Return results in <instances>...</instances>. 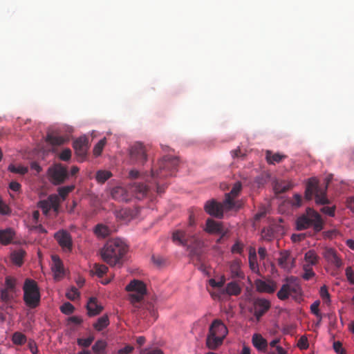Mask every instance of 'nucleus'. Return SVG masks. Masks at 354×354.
<instances>
[{
    "mask_svg": "<svg viewBox=\"0 0 354 354\" xmlns=\"http://www.w3.org/2000/svg\"><path fill=\"white\" fill-rule=\"evenodd\" d=\"M127 252V245L120 239L109 240L101 250L102 259L111 266L120 263Z\"/></svg>",
    "mask_w": 354,
    "mask_h": 354,
    "instance_id": "f257e3e1",
    "label": "nucleus"
},
{
    "mask_svg": "<svg viewBox=\"0 0 354 354\" xmlns=\"http://www.w3.org/2000/svg\"><path fill=\"white\" fill-rule=\"evenodd\" d=\"M296 225L298 230H304L311 227L315 233H317L324 229V221L317 211L308 207L305 213L297 218Z\"/></svg>",
    "mask_w": 354,
    "mask_h": 354,
    "instance_id": "f03ea898",
    "label": "nucleus"
},
{
    "mask_svg": "<svg viewBox=\"0 0 354 354\" xmlns=\"http://www.w3.org/2000/svg\"><path fill=\"white\" fill-rule=\"evenodd\" d=\"M227 333L226 326L220 319H214L209 328L206 339L207 346L212 350L217 348L222 344Z\"/></svg>",
    "mask_w": 354,
    "mask_h": 354,
    "instance_id": "7ed1b4c3",
    "label": "nucleus"
},
{
    "mask_svg": "<svg viewBox=\"0 0 354 354\" xmlns=\"http://www.w3.org/2000/svg\"><path fill=\"white\" fill-rule=\"evenodd\" d=\"M125 290L131 292L129 300L132 305V311L136 312L141 308V302L144 301V296L147 293L146 285L143 281L133 279L126 286Z\"/></svg>",
    "mask_w": 354,
    "mask_h": 354,
    "instance_id": "20e7f679",
    "label": "nucleus"
},
{
    "mask_svg": "<svg viewBox=\"0 0 354 354\" xmlns=\"http://www.w3.org/2000/svg\"><path fill=\"white\" fill-rule=\"evenodd\" d=\"M23 299L27 307L33 309L40 304L41 294L37 283L32 279H26L23 285Z\"/></svg>",
    "mask_w": 354,
    "mask_h": 354,
    "instance_id": "39448f33",
    "label": "nucleus"
},
{
    "mask_svg": "<svg viewBox=\"0 0 354 354\" xmlns=\"http://www.w3.org/2000/svg\"><path fill=\"white\" fill-rule=\"evenodd\" d=\"M286 283L282 285L277 296L281 301L286 300L292 297L295 300H299L302 295V290L299 279L295 277L286 279Z\"/></svg>",
    "mask_w": 354,
    "mask_h": 354,
    "instance_id": "423d86ee",
    "label": "nucleus"
},
{
    "mask_svg": "<svg viewBox=\"0 0 354 354\" xmlns=\"http://www.w3.org/2000/svg\"><path fill=\"white\" fill-rule=\"evenodd\" d=\"M330 178L326 179L325 186L324 188L319 187L318 185V180L312 178H310L307 183L305 197L307 200L312 199L313 195L315 196V201L317 204L326 205L329 203L328 199L326 198V190L328 185L330 182Z\"/></svg>",
    "mask_w": 354,
    "mask_h": 354,
    "instance_id": "0eeeda50",
    "label": "nucleus"
},
{
    "mask_svg": "<svg viewBox=\"0 0 354 354\" xmlns=\"http://www.w3.org/2000/svg\"><path fill=\"white\" fill-rule=\"evenodd\" d=\"M178 165V159L176 157L166 156L158 162V169H152L151 176L157 179L173 176L177 171Z\"/></svg>",
    "mask_w": 354,
    "mask_h": 354,
    "instance_id": "6e6552de",
    "label": "nucleus"
},
{
    "mask_svg": "<svg viewBox=\"0 0 354 354\" xmlns=\"http://www.w3.org/2000/svg\"><path fill=\"white\" fill-rule=\"evenodd\" d=\"M47 174L49 181L53 185H60L64 183L69 177L67 167L60 163L50 166L48 169Z\"/></svg>",
    "mask_w": 354,
    "mask_h": 354,
    "instance_id": "1a4fd4ad",
    "label": "nucleus"
},
{
    "mask_svg": "<svg viewBox=\"0 0 354 354\" xmlns=\"http://www.w3.org/2000/svg\"><path fill=\"white\" fill-rule=\"evenodd\" d=\"M16 284V279L14 277L7 276L5 278L4 286L0 290V298L2 301L8 304L13 299Z\"/></svg>",
    "mask_w": 354,
    "mask_h": 354,
    "instance_id": "9d476101",
    "label": "nucleus"
},
{
    "mask_svg": "<svg viewBox=\"0 0 354 354\" xmlns=\"http://www.w3.org/2000/svg\"><path fill=\"white\" fill-rule=\"evenodd\" d=\"M225 209L227 210L226 209V206L224 205V201L222 203H221L212 200L206 202L205 205V212L209 215L218 218H223V211Z\"/></svg>",
    "mask_w": 354,
    "mask_h": 354,
    "instance_id": "9b49d317",
    "label": "nucleus"
},
{
    "mask_svg": "<svg viewBox=\"0 0 354 354\" xmlns=\"http://www.w3.org/2000/svg\"><path fill=\"white\" fill-rule=\"evenodd\" d=\"M147 150L140 142L135 143L130 149L131 159L138 163L143 164L147 160Z\"/></svg>",
    "mask_w": 354,
    "mask_h": 354,
    "instance_id": "f8f14e48",
    "label": "nucleus"
},
{
    "mask_svg": "<svg viewBox=\"0 0 354 354\" xmlns=\"http://www.w3.org/2000/svg\"><path fill=\"white\" fill-rule=\"evenodd\" d=\"M204 230L209 234H222V237H225L228 233L227 229L224 227L221 222L209 218L206 221Z\"/></svg>",
    "mask_w": 354,
    "mask_h": 354,
    "instance_id": "ddd939ff",
    "label": "nucleus"
},
{
    "mask_svg": "<svg viewBox=\"0 0 354 354\" xmlns=\"http://www.w3.org/2000/svg\"><path fill=\"white\" fill-rule=\"evenodd\" d=\"M133 313L142 319L150 317L152 319L151 322H154L158 317L156 309L151 302H141V308Z\"/></svg>",
    "mask_w": 354,
    "mask_h": 354,
    "instance_id": "4468645a",
    "label": "nucleus"
},
{
    "mask_svg": "<svg viewBox=\"0 0 354 354\" xmlns=\"http://www.w3.org/2000/svg\"><path fill=\"white\" fill-rule=\"evenodd\" d=\"M270 301L266 299L257 298L253 301L254 315L259 319L270 308Z\"/></svg>",
    "mask_w": 354,
    "mask_h": 354,
    "instance_id": "2eb2a0df",
    "label": "nucleus"
},
{
    "mask_svg": "<svg viewBox=\"0 0 354 354\" xmlns=\"http://www.w3.org/2000/svg\"><path fill=\"white\" fill-rule=\"evenodd\" d=\"M194 239V236L192 234L190 230H189L187 232L180 230H176L172 234L173 241L182 246H188Z\"/></svg>",
    "mask_w": 354,
    "mask_h": 354,
    "instance_id": "dca6fc26",
    "label": "nucleus"
},
{
    "mask_svg": "<svg viewBox=\"0 0 354 354\" xmlns=\"http://www.w3.org/2000/svg\"><path fill=\"white\" fill-rule=\"evenodd\" d=\"M241 189V183L240 182H236L234 184L230 192L225 194L224 205L226 206V209L227 210H231L235 207L236 203L234 202V198L239 195Z\"/></svg>",
    "mask_w": 354,
    "mask_h": 354,
    "instance_id": "f3484780",
    "label": "nucleus"
},
{
    "mask_svg": "<svg viewBox=\"0 0 354 354\" xmlns=\"http://www.w3.org/2000/svg\"><path fill=\"white\" fill-rule=\"evenodd\" d=\"M55 238L59 245L65 250H72V238L70 234L65 230H59L55 234Z\"/></svg>",
    "mask_w": 354,
    "mask_h": 354,
    "instance_id": "a211bd4d",
    "label": "nucleus"
},
{
    "mask_svg": "<svg viewBox=\"0 0 354 354\" xmlns=\"http://www.w3.org/2000/svg\"><path fill=\"white\" fill-rule=\"evenodd\" d=\"M257 290L259 292L273 293L277 289V283L273 281H263L257 279L255 281Z\"/></svg>",
    "mask_w": 354,
    "mask_h": 354,
    "instance_id": "6ab92c4d",
    "label": "nucleus"
},
{
    "mask_svg": "<svg viewBox=\"0 0 354 354\" xmlns=\"http://www.w3.org/2000/svg\"><path fill=\"white\" fill-rule=\"evenodd\" d=\"M73 148L76 154L82 158L85 157L88 149V140L86 137H80L73 142Z\"/></svg>",
    "mask_w": 354,
    "mask_h": 354,
    "instance_id": "aec40b11",
    "label": "nucleus"
},
{
    "mask_svg": "<svg viewBox=\"0 0 354 354\" xmlns=\"http://www.w3.org/2000/svg\"><path fill=\"white\" fill-rule=\"evenodd\" d=\"M278 263L281 268L285 270H290L294 267L295 259L291 257L288 251L283 250L280 252Z\"/></svg>",
    "mask_w": 354,
    "mask_h": 354,
    "instance_id": "412c9836",
    "label": "nucleus"
},
{
    "mask_svg": "<svg viewBox=\"0 0 354 354\" xmlns=\"http://www.w3.org/2000/svg\"><path fill=\"white\" fill-rule=\"evenodd\" d=\"M323 255L327 261L333 264L337 268H340L342 266V261L334 249L326 248Z\"/></svg>",
    "mask_w": 354,
    "mask_h": 354,
    "instance_id": "4be33fe9",
    "label": "nucleus"
},
{
    "mask_svg": "<svg viewBox=\"0 0 354 354\" xmlns=\"http://www.w3.org/2000/svg\"><path fill=\"white\" fill-rule=\"evenodd\" d=\"M131 192L138 199L143 198L148 192V187L142 183L135 182L130 185Z\"/></svg>",
    "mask_w": 354,
    "mask_h": 354,
    "instance_id": "5701e85b",
    "label": "nucleus"
},
{
    "mask_svg": "<svg viewBox=\"0 0 354 354\" xmlns=\"http://www.w3.org/2000/svg\"><path fill=\"white\" fill-rule=\"evenodd\" d=\"M88 315L90 317L99 315L103 310V306L97 303L95 297H91L86 304Z\"/></svg>",
    "mask_w": 354,
    "mask_h": 354,
    "instance_id": "b1692460",
    "label": "nucleus"
},
{
    "mask_svg": "<svg viewBox=\"0 0 354 354\" xmlns=\"http://www.w3.org/2000/svg\"><path fill=\"white\" fill-rule=\"evenodd\" d=\"M111 197L119 201L127 202L129 201V196L126 189L122 187H115L111 189Z\"/></svg>",
    "mask_w": 354,
    "mask_h": 354,
    "instance_id": "393cba45",
    "label": "nucleus"
},
{
    "mask_svg": "<svg viewBox=\"0 0 354 354\" xmlns=\"http://www.w3.org/2000/svg\"><path fill=\"white\" fill-rule=\"evenodd\" d=\"M253 346L259 351L266 352L268 347L267 340L260 334H254L252 338Z\"/></svg>",
    "mask_w": 354,
    "mask_h": 354,
    "instance_id": "a878e982",
    "label": "nucleus"
},
{
    "mask_svg": "<svg viewBox=\"0 0 354 354\" xmlns=\"http://www.w3.org/2000/svg\"><path fill=\"white\" fill-rule=\"evenodd\" d=\"M286 158V155L281 154L280 153H273L272 151L270 150H267L266 152V159L267 162L270 165L279 163Z\"/></svg>",
    "mask_w": 354,
    "mask_h": 354,
    "instance_id": "bb28decb",
    "label": "nucleus"
},
{
    "mask_svg": "<svg viewBox=\"0 0 354 354\" xmlns=\"http://www.w3.org/2000/svg\"><path fill=\"white\" fill-rule=\"evenodd\" d=\"M52 270L54 272L55 279H59L64 274V267L62 262L57 256H53Z\"/></svg>",
    "mask_w": 354,
    "mask_h": 354,
    "instance_id": "cd10ccee",
    "label": "nucleus"
},
{
    "mask_svg": "<svg viewBox=\"0 0 354 354\" xmlns=\"http://www.w3.org/2000/svg\"><path fill=\"white\" fill-rule=\"evenodd\" d=\"M15 233L12 228L0 230V243L6 245L11 243Z\"/></svg>",
    "mask_w": 354,
    "mask_h": 354,
    "instance_id": "c85d7f7f",
    "label": "nucleus"
},
{
    "mask_svg": "<svg viewBox=\"0 0 354 354\" xmlns=\"http://www.w3.org/2000/svg\"><path fill=\"white\" fill-rule=\"evenodd\" d=\"M68 136H62L53 133L48 134L46 137V142L55 147L61 146L68 142Z\"/></svg>",
    "mask_w": 354,
    "mask_h": 354,
    "instance_id": "c756f323",
    "label": "nucleus"
},
{
    "mask_svg": "<svg viewBox=\"0 0 354 354\" xmlns=\"http://www.w3.org/2000/svg\"><path fill=\"white\" fill-rule=\"evenodd\" d=\"M241 292V288L236 281L228 283L225 289L223 290L221 294H227V295L237 296Z\"/></svg>",
    "mask_w": 354,
    "mask_h": 354,
    "instance_id": "7c9ffc66",
    "label": "nucleus"
},
{
    "mask_svg": "<svg viewBox=\"0 0 354 354\" xmlns=\"http://www.w3.org/2000/svg\"><path fill=\"white\" fill-rule=\"evenodd\" d=\"M26 252L22 249H19L12 252L10 257L15 265L21 266L24 263V258Z\"/></svg>",
    "mask_w": 354,
    "mask_h": 354,
    "instance_id": "2f4dec72",
    "label": "nucleus"
},
{
    "mask_svg": "<svg viewBox=\"0 0 354 354\" xmlns=\"http://www.w3.org/2000/svg\"><path fill=\"white\" fill-rule=\"evenodd\" d=\"M95 234L100 238H105L111 233V230L105 225L99 223L94 228Z\"/></svg>",
    "mask_w": 354,
    "mask_h": 354,
    "instance_id": "473e14b6",
    "label": "nucleus"
},
{
    "mask_svg": "<svg viewBox=\"0 0 354 354\" xmlns=\"http://www.w3.org/2000/svg\"><path fill=\"white\" fill-rule=\"evenodd\" d=\"M109 324V317L104 315L97 319V322L93 324V328L97 330L101 331L106 328Z\"/></svg>",
    "mask_w": 354,
    "mask_h": 354,
    "instance_id": "72a5a7b5",
    "label": "nucleus"
},
{
    "mask_svg": "<svg viewBox=\"0 0 354 354\" xmlns=\"http://www.w3.org/2000/svg\"><path fill=\"white\" fill-rule=\"evenodd\" d=\"M230 269L232 278L244 279L245 275L241 270L240 265L238 262L232 263Z\"/></svg>",
    "mask_w": 354,
    "mask_h": 354,
    "instance_id": "f704fd0d",
    "label": "nucleus"
},
{
    "mask_svg": "<svg viewBox=\"0 0 354 354\" xmlns=\"http://www.w3.org/2000/svg\"><path fill=\"white\" fill-rule=\"evenodd\" d=\"M318 258L316 252L313 250H308L304 255V259L307 263L306 265H310V266L316 265L318 262Z\"/></svg>",
    "mask_w": 354,
    "mask_h": 354,
    "instance_id": "c9c22d12",
    "label": "nucleus"
},
{
    "mask_svg": "<svg viewBox=\"0 0 354 354\" xmlns=\"http://www.w3.org/2000/svg\"><path fill=\"white\" fill-rule=\"evenodd\" d=\"M112 176L109 171L99 170L96 172L95 179L98 183L103 184Z\"/></svg>",
    "mask_w": 354,
    "mask_h": 354,
    "instance_id": "e433bc0d",
    "label": "nucleus"
},
{
    "mask_svg": "<svg viewBox=\"0 0 354 354\" xmlns=\"http://www.w3.org/2000/svg\"><path fill=\"white\" fill-rule=\"evenodd\" d=\"M107 344L104 340H97L92 346V351L95 354H104Z\"/></svg>",
    "mask_w": 354,
    "mask_h": 354,
    "instance_id": "4c0bfd02",
    "label": "nucleus"
},
{
    "mask_svg": "<svg viewBox=\"0 0 354 354\" xmlns=\"http://www.w3.org/2000/svg\"><path fill=\"white\" fill-rule=\"evenodd\" d=\"M46 200L48 201L50 208L53 209L55 212H57L60 204L59 196L55 194H51Z\"/></svg>",
    "mask_w": 354,
    "mask_h": 354,
    "instance_id": "58836bf2",
    "label": "nucleus"
},
{
    "mask_svg": "<svg viewBox=\"0 0 354 354\" xmlns=\"http://www.w3.org/2000/svg\"><path fill=\"white\" fill-rule=\"evenodd\" d=\"M75 189V185H71L68 186L60 187L58 188L57 192L59 196L63 199L65 200L66 196L69 193L73 192Z\"/></svg>",
    "mask_w": 354,
    "mask_h": 354,
    "instance_id": "ea45409f",
    "label": "nucleus"
},
{
    "mask_svg": "<svg viewBox=\"0 0 354 354\" xmlns=\"http://www.w3.org/2000/svg\"><path fill=\"white\" fill-rule=\"evenodd\" d=\"M12 342L17 345H23L26 342V337L20 332H15L12 335Z\"/></svg>",
    "mask_w": 354,
    "mask_h": 354,
    "instance_id": "a19ab883",
    "label": "nucleus"
},
{
    "mask_svg": "<svg viewBox=\"0 0 354 354\" xmlns=\"http://www.w3.org/2000/svg\"><path fill=\"white\" fill-rule=\"evenodd\" d=\"M108 270L107 266L103 264L95 263L93 266L92 271L99 277H102Z\"/></svg>",
    "mask_w": 354,
    "mask_h": 354,
    "instance_id": "79ce46f5",
    "label": "nucleus"
},
{
    "mask_svg": "<svg viewBox=\"0 0 354 354\" xmlns=\"http://www.w3.org/2000/svg\"><path fill=\"white\" fill-rule=\"evenodd\" d=\"M8 170L10 172L19 174H25L28 172V168L26 167H24L21 165L16 167L15 165L11 164L8 166Z\"/></svg>",
    "mask_w": 354,
    "mask_h": 354,
    "instance_id": "37998d69",
    "label": "nucleus"
},
{
    "mask_svg": "<svg viewBox=\"0 0 354 354\" xmlns=\"http://www.w3.org/2000/svg\"><path fill=\"white\" fill-rule=\"evenodd\" d=\"M94 340V336L91 335L87 338H78L77 343L79 346L87 348L88 347Z\"/></svg>",
    "mask_w": 354,
    "mask_h": 354,
    "instance_id": "c03bdc74",
    "label": "nucleus"
},
{
    "mask_svg": "<svg viewBox=\"0 0 354 354\" xmlns=\"http://www.w3.org/2000/svg\"><path fill=\"white\" fill-rule=\"evenodd\" d=\"M106 142V138H103L100 140L94 147L93 153L95 156H98L101 154L104 147L105 146Z\"/></svg>",
    "mask_w": 354,
    "mask_h": 354,
    "instance_id": "a18cd8bd",
    "label": "nucleus"
},
{
    "mask_svg": "<svg viewBox=\"0 0 354 354\" xmlns=\"http://www.w3.org/2000/svg\"><path fill=\"white\" fill-rule=\"evenodd\" d=\"M249 263L250 268L255 271L258 269V264L257 261V254L255 251L253 252H250L249 255Z\"/></svg>",
    "mask_w": 354,
    "mask_h": 354,
    "instance_id": "49530a36",
    "label": "nucleus"
},
{
    "mask_svg": "<svg viewBox=\"0 0 354 354\" xmlns=\"http://www.w3.org/2000/svg\"><path fill=\"white\" fill-rule=\"evenodd\" d=\"M303 268L304 273L303 274L302 277L305 280H309L315 275V272H313V268L311 266H310V265H304Z\"/></svg>",
    "mask_w": 354,
    "mask_h": 354,
    "instance_id": "de8ad7c7",
    "label": "nucleus"
},
{
    "mask_svg": "<svg viewBox=\"0 0 354 354\" xmlns=\"http://www.w3.org/2000/svg\"><path fill=\"white\" fill-rule=\"evenodd\" d=\"M75 307L69 302L64 303L61 307L60 310L65 315H70L73 313Z\"/></svg>",
    "mask_w": 354,
    "mask_h": 354,
    "instance_id": "09e8293b",
    "label": "nucleus"
},
{
    "mask_svg": "<svg viewBox=\"0 0 354 354\" xmlns=\"http://www.w3.org/2000/svg\"><path fill=\"white\" fill-rule=\"evenodd\" d=\"M38 207L45 215H47L51 209L47 200L40 201L38 203Z\"/></svg>",
    "mask_w": 354,
    "mask_h": 354,
    "instance_id": "8fccbe9b",
    "label": "nucleus"
},
{
    "mask_svg": "<svg viewBox=\"0 0 354 354\" xmlns=\"http://www.w3.org/2000/svg\"><path fill=\"white\" fill-rule=\"evenodd\" d=\"M79 292L75 287L71 288L66 294V297L70 300H75L79 297Z\"/></svg>",
    "mask_w": 354,
    "mask_h": 354,
    "instance_id": "3c124183",
    "label": "nucleus"
},
{
    "mask_svg": "<svg viewBox=\"0 0 354 354\" xmlns=\"http://www.w3.org/2000/svg\"><path fill=\"white\" fill-rule=\"evenodd\" d=\"M11 209L9 206L0 198V214L9 215Z\"/></svg>",
    "mask_w": 354,
    "mask_h": 354,
    "instance_id": "603ef678",
    "label": "nucleus"
},
{
    "mask_svg": "<svg viewBox=\"0 0 354 354\" xmlns=\"http://www.w3.org/2000/svg\"><path fill=\"white\" fill-rule=\"evenodd\" d=\"M225 279L224 277H221L219 281H216L214 279H211L209 281V285L213 288H221L225 284Z\"/></svg>",
    "mask_w": 354,
    "mask_h": 354,
    "instance_id": "864d4df0",
    "label": "nucleus"
},
{
    "mask_svg": "<svg viewBox=\"0 0 354 354\" xmlns=\"http://www.w3.org/2000/svg\"><path fill=\"white\" fill-rule=\"evenodd\" d=\"M308 339L305 336H301L299 339L298 340V342H297V346L300 348V349H306L308 348Z\"/></svg>",
    "mask_w": 354,
    "mask_h": 354,
    "instance_id": "5fc2aeb1",
    "label": "nucleus"
},
{
    "mask_svg": "<svg viewBox=\"0 0 354 354\" xmlns=\"http://www.w3.org/2000/svg\"><path fill=\"white\" fill-rule=\"evenodd\" d=\"M345 274L349 283L354 285V272L351 267L346 268Z\"/></svg>",
    "mask_w": 354,
    "mask_h": 354,
    "instance_id": "6e6d98bb",
    "label": "nucleus"
},
{
    "mask_svg": "<svg viewBox=\"0 0 354 354\" xmlns=\"http://www.w3.org/2000/svg\"><path fill=\"white\" fill-rule=\"evenodd\" d=\"M243 250V244L239 241H236L232 247V253L241 254Z\"/></svg>",
    "mask_w": 354,
    "mask_h": 354,
    "instance_id": "4d7b16f0",
    "label": "nucleus"
},
{
    "mask_svg": "<svg viewBox=\"0 0 354 354\" xmlns=\"http://www.w3.org/2000/svg\"><path fill=\"white\" fill-rule=\"evenodd\" d=\"M71 157V151L70 149H64L59 155V158L62 160L67 161L70 160Z\"/></svg>",
    "mask_w": 354,
    "mask_h": 354,
    "instance_id": "13d9d810",
    "label": "nucleus"
},
{
    "mask_svg": "<svg viewBox=\"0 0 354 354\" xmlns=\"http://www.w3.org/2000/svg\"><path fill=\"white\" fill-rule=\"evenodd\" d=\"M335 207L324 206L322 208H321L320 211L322 213L327 214L330 216H335Z\"/></svg>",
    "mask_w": 354,
    "mask_h": 354,
    "instance_id": "bf43d9fd",
    "label": "nucleus"
},
{
    "mask_svg": "<svg viewBox=\"0 0 354 354\" xmlns=\"http://www.w3.org/2000/svg\"><path fill=\"white\" fill-rule=\"evenodd\" d=\"M302 198L301 196L299 194H295L293 196L292 201V205L295 207H300L301 205Z\"/></svg>",
    "mask_w": 354,
    "mask_h": 354,
    "instance_id": "052dcab7",
    "label": "nucleus"
},
{
    "mask_svg": "<svg viewBox=\"0 0 354 354\" xmlns=\"http://www.w3.org/2000/svg\"><path fill=\"white\" fill-rule=\"evenodd\" d=\"M319 301H316L310 306V310L312 313L315 315L316 316H320L319 310Z\"/></svg>",
    "mask_w": 354,
    "mask_h": 354,
    "instance_id": "680f3d73",
    "label": "nucleus"
},
{
    "mask_svg": "<svg viewBox=\"0 0 354 354\" xmlns=\"http://www.w3.org/2000/svg\"><path fill=\"white\" fill-rule=\"evenodd\" d=\"M68 322L75 325H80L82 323L83 319L79 316H72L68 317Z\"/></svg>",
    "mask_w": 354,
    "mask_h": 354,
    "instance_id": "e2e57ef3",
    "label": "nucleus"
},
{
    "mask_svg": "<svg viewBox=\"0 0 354 354\" xmlns=\"http://www.w3.org/2000/svg\"><path fill=\"white\" fill-rule=\"evenodd\" d=\"M320 295H321L322 298L324 300H325L326 301V300L329 301L330 295H329V293H328V290L326 286H323L321 288Z\"/></svg>",
    "mask_w": 354,
    "mask_h": 354,
    "instance_id": "0e129e2a",
    "label": "nucleus"
},
{
    "mask_svg": "<svg viewBox=\"0 0 354 354\" xmlns=\"http://www.w3.org/2000/svg\"><path fill=\"white\" fill-rule=\"evenodd\" d=\"M333 349L337 353H342L345 351V350L342 348V344L340 342H335L333 343Z\"/></svg>",
    "mask_w": 354,
    "mask_h": 354,
    "instance_id": "69168bd1",
    "label": "nucleus"
},
{
    "mask_svg": "<svg viewBox=\"0 0 354 354\" xmlns=\"http://www.w3.org/2000/svg\"><path fill=\"white\" fill-rule=\"evenodd\" d=\"M292 185L290 184H286V185H279L278 187L276 188L279 192L283 193L291 189Z\"/></svg>",
    "mask_w": 354,
    "mask_h": 354,
    "instance_id": "338daca9",
    "label": "nucleus"
},
{
    "mask_svg": "<svg viewBox=\"0 0 354 354\" xmlns=\"http://www.w3.org/2000/svg\"><path fill=\"white\" fill-rule=\"evenodd\" d=\"M133 350V347L131 346H126L123 348L119 350L118 354H129Z\"/></svg>",
    "mask_w": 354,
    "mask_h": 354,
    "instance_id": "774afa93",
    "label": "nucleus"
}]
</instances>
